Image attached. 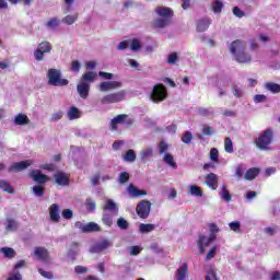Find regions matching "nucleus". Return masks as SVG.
I'll use <instances>...</instances> for the list:
<instances>
[{
	"instance_id": "nucleus-1",
	"label": "nucleus",
	"mask_w": 280,
	"mask_h": 280,
	"mask_svg": "<svg viewBox=\"0 0 280 280\" xmlns=\"http://www.w3.org/2000/svg\"><path fill=\"white\" fill-rule=\"evenodd\" d=\"M154 12L159 16L151 23L154 30H163V27L172 25V20L174 19V10H172V8L159 5L155 8Z\"/></svg>"
},
{
	"instance_id": "nucleus-2",
	"label": "nucleus",
	"mask_w": 280,
	"mask_h": 280,
	"mask_svg": "<svg viewBox=\"0 0 280 280\" xmlns=\"http://www.w3.org/2000/svg\"><path fill=\"white\" fill-rule=\"evenodd\" d=\"M230 51L233 56H235L236 62L242 65H246L253 60V57L246 52V42L236 39L231 43Z\"/></svg>"
},
{
	"instance_id": "nucleus-3",
	"label": "nucleus",
	"mask_w": 280,
	"mask_h": 280,
	"mask_svg": "<svg viewBox=\"0 0 280 280\" xmlns=\"http://www.w3.org/2000/svg\"><path fill=\"white\" fill-rule=\"evenodd\" d=\"M275 140V131L271 128L264 130L255 140L258 150H268Z\"/></svg>"
},
{
	"instance_id": "nucleus-4",
	"label": "nucleus",
	"mask_w": 280,
	"mask_h": 280,
	"mask_svg": "<svg viewBox=\"0 0 280 280\" xmlns=\"http://www.w3.org/2000/svg\"><path fill=\"white\" fill-rule=\"evenodd\" d=\"M47 80L49 86H67L69 85V80L62 79V72L60 70L50 68L47 72Z\"/></svg>"
},
{
	"instance_id": "nucleus-5",
	"label": "nucleus",
	"mask_w": 280,
	"mask_h": 280,
	"mask_svg": "<svg viewBox=\"0 0 280 280\" xmlns=\"http://www.w3.org/2000/svg\"><path fill=\"white\" fill-rule=\"evenodd\" d=\"M150 100L153 101L154 104L165 102V100H167V88L164 86L163 83H156L151 91Z\"/></svg>"
},
{
	"instance_id": "nucleus-6",
	"label": "nucleus",
	"mask_w": 280,
	"mask_h": 280,
	"mask_svg": "<svg viewBox=\"0 0 280 280\" xmlns=\"http://www.w3.org/2000/svg\"><path fill=\"white\" fill-rule=\"evenodd\" d=\"M124 124L126 125L127 128H130V126L135 124V120L128 117V114H119L110 120L109 126L113 131H117L119 130V125H124Z\"/></svg>"
},
{
	"instance_id": "nucleus-7",
	"label": "nucleus",
	"mask_w": 280,
	"mask_h": 280,
	"mask_svg": "<svg viewBox=\"0 0 280 280\" xmlns=\"http://www.w3.org/2000/svg\"><path fill=\"white\" fill-rule=\"evenodd\" d=\"M126 100L125 90H120L118 92L106 94L101 98V104L106 106L108 104H119V102H124Z\"/></svg>"
},
{
	"instance_id": "nucleus-8",
	"label": "nucleus",
	"mask_w": 280,
	"mask_h": 280,
	"mask_svg": "<svg viewBox=\"0 0 280 280\" xmlns=\"http://www.w3.org/2000/svg\"><path fill=\"white\" fill-rule=\"evenodd\" d=\"M54 47L47 40H44L38 44V47L34 50V58L37 62L45 60V54H51Z\"/></svg>"
},
{
	"instance_id": "nucleus-9",
	"label": "nucleus",
	"mask_w": 280,
	"mask_h": 280,
	"mask_svg": "<svg viewBox=\"0 0 280 280\" xmlns=\"http://www.w3.org/2000/svg\"><path fill=\"white\" fill-rule=\"evenodd\" d=\"M151 209L152 203L148 200H142L137 205L136 213L141 220H148Z\"/></svg>"
},
{
	"instance_id": "nucleus-10",
	"label": "nucleus",
	"mask_w": 280,
	"mask_h": 280,
	"mask_svg": "<svg viewBox=\"0 0 280 280\" xmlns=\"http://www.w3.org/2000/svg\"><path fill=\"white\" fill-rule=\"evenodd\" d=\"M74 226L75 229H79L81 233H100V231H102V228H100V225L95 222L84 224L81 221H77Z\"/></svg>"
},
{
	"instance_id": "nucleus-11",
	"label": "nucleus",
	"mask_w": 280,
	"mask_h": 280,
	"mask_svg": "<svg viewBox=\"0 0 280 280\" xmlns=\"http://www.w3.org/2000/svg\"><path fill=\"white\" fill-rule=\"evenodd\" d=\"M124 84L119 81H104L101 82L98 89L102 93H107V91H115L117 89H121Z\"/></svg>"
},
{
	"instance_id": "nucleus-12",
	"label": "nucleus",
	"mask_w": 280,
	"mask_h": 280,
	"mask_svg": "<svg viewBox=\"0 0 280 280\" xmlns=\"http://www.w3.org/2000/svg\"><path fill=\"white\" fill-rule=\"evenodd\" d=\"M30 178L37 183L38 185H45V183L49 182V176L43 174L40 170H33L28 173Z\"/></svg>"
},
{
	"instance_id": "nucleus-13",
	"label": "nucleus",
	"mask_w": 280,
	"mask_h": 280,
	"mask_svg": "<svg viewBox=\"0 0 280 280\" xmlns=\"http://www.w3.org/2000/svg\"><path fill=\"white\" fill-rule=\"evenodd\" d=\"M34 162L32 160H25L21 162H15L9 166V172H23V170H27Z\"/></svg>"
},
{
	"instance_id": "nucleus-14",
	"label": "nucleus",
	"mask_w": 280,
	"mask_h": 280,
	"mask_svg": "<svg viewBox=\"0 0 280 280\" xmlns=\"http://www.w3.org/2000/svg\"><path fill=\"white\" fill-rule=\"evenodd\" d=\"M55 183L58 184L61 187L69 186L70 179L69 176H67V173L59 171L54 175Z\"/></svg>"
},
{
	"instance_id": "nucleus-15",
	"label": "nucleus",
	"mask_w": 280,
	"mask_h": 280,
	"mask_svg": "<svg viewBox=\"0 0 280 280\" xmlns=\"http://www.w3.org/2000/svg\"><path fill=\"white\" fill-rule=\"evenodd\" d=\"M218 176L214 173L207 174L205 177V183L207 187L215 191L218 189Z\"/></svg>"
},
{
	"instance_id": "nucleus-16",
	"label": "nucleus",
	"mask_w": 280,
	"mask_h": 280,
	"mask_svg": "<svg viewBox=\"0 0 280 280\" xmlns=\"http://www.w3.org/2000/svg\"><path fill=\"white\" fill-rule=\"evenodd\" d=\"M34 255L40 261H49V250L45 247H35Z\"/></svg>"
},
{
	"instance_id": "nucleus-17",
	"label": "nucleus",
	"mask_w": 280,
	"mask_h": 280,
	"mask_svg": "<svg viewBox=\"0 0 280 280\" xmlns=\"http://www.w3.org/2000/svg\"><path fill=\"white\" fill-rule=\"evenodd\" d=\"M77 91H78L80 97H82V100H86V97H89V93L91 91V84H89L86 82H81V84L77 85Z\"/></svg>"
},
{
	"instance_id": "nucleus-18",
	"label": "nucleus",
	"mask_w": 280,
	"mask_h": 280,
	"mask_svg": "<svg viewBox=\"0 0 280 280\" xmlns=\"http://www.w3.org/2000/svg\"><path fill=\"white\" fill-rule=\"evenodd\" d=\"M49 218L51 222H60V207L57 203L49 207Z\"/></svg>"
},
{
	"instance_id": "nucleus-19",
	"label": "nucleus",
	"mask_w": 280,
	"mask_h": 280,
	"mask_svg": "<svg viewBox=\"0 0 280 280\" xmlns=\"http://www.w3.org/2000/svg\"><path fill=\"white\" fill-rule=\"evenodd\" d=\"M128 194L129 196H132V198H141V196H148V191L141 190L132 184L128 186Z\"/></svg>"
},
{
	"instance_id": "nucleus-20",
	"label": "nucleus",
	"mask_w": 280,
	"mask_h": 280,
	"mask_svg": "<svg viewBox=\"0 0 280 280\" xmlns=\"http://www.w3.org/2000/svg\"><path fill=\"white\" fill-rule=\"evenodd\" d=\"M108 211H109V213H114V214L119 213V208H117V203H115V201H113V199H108L103 207V212L108 213Z\"/></svg>"
},
{
	"instance_id": "nucleus-21",
	"label": "nucleus",
	"mask_w": 280,
	"mask_h": 280,
	"mask_svg": "<svg viewBox=\"0 0 280 280\" xmlns=\"http://www.w3.org/2000/svg\"><path fill=\"white\" fill-rule=\"evenodd\" d=\"M189 275V267L187 262H184L176 271L177 280H185Z\"/></svg>"
},
{
	"instance_id": "nucleus-22",
	"label": "nucleus",
	"mask_w": 280,
	"mask_h": 280,
	"mask_svg": "<svg viewBox=\"0 0 280 280\" xmlns=\"http://www.w3.org/2000/svg\"><path fill=\"white\" fill-rule=\"evenodd\" d=\"M261 171L257 167H252L245 172L243 178L245 180H255Z\"/></svg>"
},
{
	"instance_id": "nucleus-23",
	"label": "nucleus",
	"mask_w": 280,
	"mask_h": 280,
	"mask_svg": "<svg viewBox=\"0 0 280 280\" xmlns=\"http://www.w3.org/2000/svg\"><path fill=\"white\" fill-rule=\"evenodd\" d=\"M15 126H27L30 124V118L25 114H18L14 117Z\"/></svg>"
},
{
	"instance_id": "nucleus-24",
	"label": "nucleus",
	"mask_w": 280,
	"mask_h": 280,
	"mask_svg": "<svg viewBox=\"0 0 280 280\" xmlns=\"http://www.w3.org/2000/svg\"><path fill=\"white\" fill-rule=\"evenodd\" d=\"M110 246V242L108 240H104L101 243L96 244L92 247V253H102V250H106Z\"/></svg>"
},
{
	"instance_id": "nucleus-25",
	"label": "nucleus",
	"mask_w": 280,
	"mask_h": 280,
	"mask_svg": "<svg viewBox=\"0 0 280 280\" xmlns=\"http://www.w3.org/2000/svg\"><path fill=\"white\" fill-rule=\"evenodd\" d=\"M209 25H211V20L202 19L197 22V32H207L209 30Z\"/></svg>"
},
{
	"instance_id": "nucleus-26",
	"label": "nucleus",
	"mask_w": 280,
	"mask_h": 280,
	"mask_svg": "<svg viewBox=\"0 0 280 280\" xmlns=\"http://www.w3.org/2000/svg\"><path fill=\"white\" fill-rule=\"evenodd\" d=\"M207 240H209V238L205 234L199 235V238L197 241V246L199 248L200 255H205V248L208 247L205 245V244H207Z\"/></svg>"
},
{
	"instance_id": "nucleus-27",
	"label": "nucleus",
	"mask_w": 280,
	"mask_h": 280,
	"mask_svg": "<svg viewBox=\"0 0 280 280\" xmlns=\"http://www.w3.org/2000/svg\"><path fill=\"white\" fill-rule=\"evenodd\" d=\"M0 253L4 255L7 259H14L16 257V252L12 247H2Z\"/></svg>"
},
{
	"instance_id": "nucleus-28",
	"label": "nucleus",
	"mask_w": 280,
	"mask_h": 280,
	"mask_svg": "<svg viewBox=\"0 0 280 280\" xmlns=\"http://www.w3.org/2000/svg\"><path fill=\"white\" fill-rule=\"evenodd\" d=\"M164 163H166V165H170V167H172L173 170H178V164H176V161H174V155H172L171 153H166L164 155Z\"/></svg>"
},
{
	"instance_id": "nucleus-29",
	"label": "nucleus",
	"mask_w": 280,
	"mask_h": 280,
	"mask_svg": "<svg viewBox=\"0 0 280 280\" xmlns=\"http://www.w3.org/2000/svg\"><path fill=\"white\" fill-rule=\"evenodd\" d=\"M7 231H16L19 229V223L14 219L8 218L4 222Z\"/></svg>"
},
{
	"instance_id": "nucleus-30",
	"label": "nucleus",
	"mask_w": 280,
	"mask_h": 280,
	"mask_svg": "<svg viewBox=\"0 0 280 280\" xmlns=\"http://www.w3.org/2000/svg\"><path fill=\"white\" fill-rule=\"evenodd\" d=\"M115 217L114 213L110 212H103L102 222L105 226H113V218Z\"/></svg>"
},
{
	"instance_id": "nucleus-31",
	"label": "nucleus",
	"mask_w": 280,
	"mask_h": 280,
	"mask_svg": "<svg viewBox=\"0 0 280 280\" xmlns=\"http://www.w3.org/2000/svg\"><path fill=\"white\" fill-rule=\"evenodd\" d=\"M0 189L7 194H14V187H12L5 179H0Z\"/></svg>"
},
{
	"instance_id": "nucleus-32",
	"label": "nucleus",
	"mask_w": 280,
	"mask_h": 280,
	"mask_svg": "<svg viewBox=\"0 0 280 280\" xmlns=\"http://www.w3.org/2000/svg\"><path fill=\"white\" fill-rule=\"evenodd\" d=\"M124 161L127 163H135L137 161V154L135 153V150L129 149L125 155L122 156Z\"/></svg>"
},
{
	"instance_id": "nucleus-33",
	"label": "nucleus",
	"mask_w": 280,
	"mask_h": 280,
	"mask_svg": "<svg viewBox=\"0 0 280 280\" xmlns=\"http://www.w3.org/2000/svg\"><path fill=\"white\" fill-rule=\"evenodd\" d=\"M95 78H97V73L89 71L83 74L81 82L89 84V82H95Z\"/></svg>"
},
{
	"instance_id": "nucleus-34",
	"label": "nucleus",
	"mask_w": 280,
	"mask_h": 280,
	"mask_svg": "<svg viewBox=\"0 0 280 280\" xmlns=\"http://www.w3.org/2000/svg\"><path fill=\"white\" fill-rule=\"evenodd\" d=\"M265 89L270 93H280V84L275 82L265 83Z\"/></svg>"
},
{
	"instance_id": "nucleus-35",
	"label": "nucleus",
	"mask_w": 280,
	"mask_h": 280,
	"mask_svg": "<svg viewBox=\"0 0 280 280\" xmlns=\"http://www.w3.org/2000/svg\"><path fill=\"white\" fill-rule=\"evenodd\" d=\"M155 225L152 223H141L139 225V231L141 233H152V231H154Z\"/></svg>"
},
{
	"instance_id": "nucleus-36",
	"label": "nucleus",
	"mask_w": 280,
	"mask_h": 280,
	"mask_svg": "<svg viewBox=\"0 0 280 280\" xmlns=\"http://www.w3.org/2000/svg\"><path fill=\"white\" fill-rule=\"evenodd\" d=\"M68 119L73 120V119H80V109L78 107H70L68 110Z\"/></svg>"
},
{
	"instance_id": "nucleus-37",
	"label": "nucleus",
	"mask_w": 280,
	"mask_h": 280,
	"mask_svg": "<svg viewBox=\"0 0 280 280\" xmlns=\"http://www.w3.org/2000/svg\"><path fill=\"white\" fill-rule=\"evenodd\" d=\"M190 196H196L197 198H202V188L197 185H191L189 190Z\"/></svg>"
},
{
	"instance_id": "nucleus-38",
	"label": "nucleus",
	"mask_w": 280,
	"mask_h": 280,
	"mask_svg": "<svg viewBox=\"0 0 280 280\" xmlns=\"http://www.w3.org/2000/svg\"><path fill=\"white\" fill-rule=\"evenodd\" d=\"M222 8H224V3H222V1H212V12H214V14H220V12H222Z\"/></svg>"
},
{
	"instance_id": "nucleus-39",
	"label": "nucleus",
	"mask_w": 280,
	"mask_h": 280,
	"mask_svg": "<svg viewBox=\"0 0 280 280\" xmlns=\"http://www.w3.org/2000/svg\"><path fill=\"white\" fill-rule=\"evenodd\" d=\"M220 196H221L222 200H225V202H231V200H233V196L231 195L229 189H226V186L222 187Z\"/></svg>"
},
{
	"instance_id": "nucleus-40",
	"label": "nucleus",
	"mask_w": 280,
	"mask_h": 280,
	"mask_svg": "<svg viewBox=\"0 0 280 280\" xmlns=\"http://www.w3.org/2000/svg\"><path fill=\"white\" fill-rule=\"evenodd\" d=\"M224 150L225 152H228L229 154H233L234 149H233V141L231 140V138L226 137L224 139Z\"/></svg>"
},
{
	"instance_id": "nucleus-41",
	"label": "nucleus",
	"mask_w": 280,
	"mask_h": 280,
	"mask_svg": "<svg viewBox=\"0 0 280 280\" xmlns=\"http://www.w3.org/2000/svg\"><path fill=\"white\" fill-rule=\"evenodd\" d=\"M61 21L58 18H51L47 21L46 25L49 27V30H55V27H58L60 25Z\"/></svg>"
},
{
	"instance_id": "nucleus-42",
	"label": "nucleus",
	"mask_w": 280,
	"mask_h": 280,
	"mask_svg": "<svg viewBox=\"0 0 280 280\" xmlns=\"http://www.w3.org/2000/svg\"><path fill=\"white\" fill-rule=\"evenodd\" d=\"M194 140V133H191V131H185L182 136V141L183 143H186L187 145H189V143H191V141Z\"/></svg>"
},
{
	"instance_id": "nucleus-43",
	"label": "nucleus",
	"mask_w": 280,
	"mask_h": 280,
	"mask_svg": "<svg viewBox=\"0 0 280 280\" xmlns=\"http://www.w3.org/2000/svg\"><path fill=\"white\" fill-rule=\"evenodd\" d=\"M62 23H65L66 25H73V23L75 21H78V13L73 14V15H67L65 16L62 20Z\"/></svg>"
},
{
	"instance_id": "nucleus-44",
	"label": "nucleus",
	"mask_w": 280,
	"mask_h": 280,
	"mask_svg": "<svg viewBox=\"0 0 280 280\" xmlns=\"http://www.w3.org/2000/svg\"><path fill=\"white\" fill-rule=\"evenodd\" d=\"M210 159L213 161V163H220V152L217 148H212L210 150Z\"/></svg>"
},
{
	"instance_id": "nucleus-45",
	"label": "nucleus",
	"mask_w": 280,
	"mask_h": 280,
	"mask_svg": "<svg viewBox=\"0 0 280 280\" xmlns=\"http://www.w3.org/2000/svg\"><path fill=\"white\" fill-rule=\"evenodd\" d=\"M229 226H230L231 231H234V233L242 232V223H240V221L230 222Z\"/></svg>"
},
{
	"instance_id": "nucleus-46",
	"label": "nucleus",
	"mask_w": 280,
	"mask_h": 280,
	"mask_svg": "<svg viewBox=\"0 0 280 280\" xmlns=\"http://www.w3.org/2000/svg\"><path fill=\"white\" fill-rule=\"evenodd\" d=\"M117 226L118 229H121V231H128L129 224H128V221H126V219L119 218L117 220Z\"/></svg>"
},
{
	"instance_id": "nucleus-47",
	"label": "nucleus",
	"mask_w": 280,
	"mask_h": 280,
	"mask_svg": "<svg viewBox=\"0 0 280 280\" xmlns=\"http://www.w3.org/2000/svg\"><path fill=\"white\" fill-rule=\"evenodd\" d=\"M33 192L35 196H38L39 198L45 196V187L38 185L33 187Z\"/></svg>"
},
{
	"instance_id": "nucleus-48",
	"label": "nucleus",
	"mask_w": 280,
	"mask_h": 280,
	"mask_svg": "<svg viewBox=\"0 0 280 280\" xmlns=\"http://www.w3.org/2000/svg\"><path fill=\"white\" fill-rule=\"evenodd\" d=\"M130 49L131 51H139V49H141V42H139L137 38H133L131 40Z\"/></svg>"
},
{
	"instance_id": "nucleus-49",
	"label": "nucleus",
	"mask_w": 280,
	"mask_h": 280,
	"mask_svg": "<svg viewBox=\"0 0 280 280\" xmlns=\"http://www.w3.org/2000/svg\"><path fill=\"white\" fill-rule=\"evenodd\" d=\"M62 219L63 220H71L73 218V210L71 209H63L61 212Z\"/></svg>"
},
{
	"instance_id": "nucleus-50",
	"label": "nucleus",
	"mask_w": 280,
	"mask_h": 280,
	"mask_svg": "<svg viewBox=\"0 0 280 280\" xmlns=\"http://www.w3.org/2000/svg\"><path fill=\"white\" fill-rule=\"evenodd\" d=\"M254 102H255V104H261L264 102H268V97L264 94H256L254 96Z\"/></svg>"
},
{
	"instance_id": "nucleus-51",
	"label": "nucleus",
	"mask_w": 280,
	"mask_h": 280,
	"mask_svg": "<svg viewBox=\"0 0 280 280\" xmlns=\"http://www.w3.org/2000/svg\"><path fill=\"white\" fill-rule=\"evenodd\" d=\"M218 250V246H213L209 249V252L206 255V260L210 261V259H213V257H215V253Z\"/></svg>"
},
{
	"instance_id": "nucleus-52",
	"label": "nucleus",
	"mask_w": 280,
	"mask_h": 280,
	"mask_svg": "<svg viewBox=\"0 0 280 280\" xmlns=\"http://www.w3.org/2000/svg\"><path fill=\"white\" fill-rule=\"evenodd\" d=\"M176 62H178V54H176V52L170 54L168 58H167V63L168 65H176Z\"/></svg>"
},
{
	"instance_id": "nucleus-53",
	"label": "nucleus",
	"mask_w": 280,
	"mask_h": 280,
	"mask_svg": "<svg viewBox=\"0 0 280 280\" xmlns=\"http://www.w3.org/2000/svg\"><path fill=\"white\" fill-rule=\"evenodd\" d=\"M38 272L44 277V279H54V272L51 271H45L43 268H38Z\"/></svg>"
},
{
	"instance_id": "nucleus-54",
	"label": "nucleus",
	"mask_w": 280,
	"mask_h": 280,
	"mask_svg": "<svg viewBox=\"0 0 280 280\" xmlns=\"http://www.w3.org/2000/svg\"><path fill=\"white\" fill-rule=\"evenodd\" d=\"M128 180H130V174L128 172H122L119 175V183H121V185L128 183Z\"/></svg>"
},
{
	"instance_id": "nucleus-55",
	"label": "nucleus",
	"mask_w": 280,
	"mask_h": 280,
	"mask_svg": "<svg viewBox=\"0 0 280 280\" xmlns=\"http://www.w3.org/2000/svg\"><path fill=\"white\" fill-rule=\"evenodd\" d=\"M234 16H237V19H242L243 16H246V13L240 9V7H234L232 10Z\"/></svg>"
},
{
	"instance_id": "nucleus-56",
	"label": "nucleus",
	"mask_w": 280,
	"mask_h": 280,
	"mask_svg": "<svg viewBox=\"0 0 280 280\" xmlns=\"http://www.w3.org/2000/svg\"><path fill=\"white\" fill-rule=\"evenodd\" d=\"M213 132H214L213 127H209V125H203L202 135H205L206 137H211Z\"/></svg>"
},
{
	"instance_id": "nucleus-57",
	"label": "nucleus",
	"mask_w": 280,
	"mask_h": 280,
	"mask_svg": "<svg viewBox=\"0 0 280 280\" xmlns=\"http://www.w3.org/2000/svg\"><path fill=\"white\" fill-rule=\"evenodd\" d=\"M85 207L88 211H95V201L93 199H86Z\"/></svg>"
},
{
	"instance_id": "nucleus-58",
	"label": "nucleus",
	"mask_w": 280,
	"mask_h": 280,
	"mask_svg": "<svg viewBox=\"0 0 280 280\" xmlns=\"http://www.w3.org/2000/svg\"><path fill=\"white\" fill-rule=\"evenodd\" d=\"M39 167L40 170H46L47 172H56V164H43Z\"/></svg>"
},
{
	"instance_id": "nucleus-59",
	"label": "nucleus",
	"mask_w": 280,
	"mask_h": 280,
	"mask_svg": "<svg viewBox=\"0 0 280 280\" xmlns=\"http://www.w3.org/2000/svg\"><path fill=\"white\" fill-rule=\"evenodd\" d=\"M71 71H73L74 73H79L80 72V61L78 60H73L71 63Z\"/></svg>"
},
{
	"instance_id": "nucleus-60",
	"label": "nucleus",
	"mask_w": 280,
	"mask_h": 280,
	"mask_svg": "<svg viewBox=\"0 0 280 280\" xmlns=\"http://www.w3.org/2000/svg\"><path fill=\"white\" fill-rule=\"evenodd\" d=\"M152 149H147V150H143L141 152V159L142 161H145V159H148V156H152Z\"/></svg>"
},
{
	"instance_id": "nucleus-61",
	"label": "nucleus",
	"mask_w": 280,
	"mask_h": 280,
	"mask_svg": "<svg viewBox=\"0 0 280 280\" xmlns=\"http://www.w3.org/2000/svg\"><path fill=\"white\" fill-rule=\"evenodd\" d=\"M167 143H165V141H161L159 144L160 154H164V152H167Z\"/></svg>"
},
{
	"instance_id": "nucleus-62",
	"label": "nucleus",
	"mask_w": 280,
	"mask_h": 280,
	"mask_svg": "<svg viewBox=\"0 0 280 280\" xmlns=\"http://www.w3.org/2000/svg\"><path fill=\"white\" fill-rule=\"evenodd\" d=\"M62 119V112H57L52 114L50 121H60Z\"/></svg>"
},
{
	"instance_id": "nucleus-63",
	"label": "nucleus",
	"mask_w": 280,
	"mask_h": 280,
	"mask_svg": "<svg viewBox=\"0 0 280 280\" xmlns=\"http://www.w3.org/2000/svg\"><path fill=\"white\" fill-rule=\"evenodd\" d=\"M206 280H218V276L215 275V270L211 269L209 275L206 277Z\"/></svg>"
},
{
	"instance_id": "nucleus-64",
	"label": "nucleus",
	"mask_w": 280,
	"mask_h": 280,
	"mask_svg": "<svg viewBox=\"0 0 280 280\" xmlns=\"http://www.w3.org/2000/svg\"><path fill=\"white\" fill-rule=\"evenodd\" d=\"M7 280H23V276H21V273L16 272V273L12 275L11 277H9Z\"/></svg>"
}]
</instances>
